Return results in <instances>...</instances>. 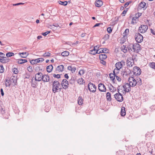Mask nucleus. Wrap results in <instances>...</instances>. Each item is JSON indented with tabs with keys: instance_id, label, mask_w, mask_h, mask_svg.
<instances>
[{
	"instance_id": "1",
	"label": "nucleus",
	"mask_w": 155,
	"mask_h": 155,
	"mask_svg": "<svg viewBox=\"0 0 155 155\" xmlns=\"http://www.w3.org/2000/svg\"><path fill=\"white\" fill-rule=\"evenodd\" d=\"M52 83V92L55 93L58 91L59 86L60 85V84L58 81L56 80L54 81Z\"/></svg>"
},
{
	"instance_id": "2",
	"label": "nucleus",
	"mask_w": 155,
	"mask_h": 155,
	"mask_svg": "<svg viewBox=\"0 0 155 155\" xmlns=\"http://www.w3.org/2000/svg\"><path fill=\"white\" fill-rule=\"evenodd\" d=\"M135 39L137 42L140 43L143 40V36L139 33H137L135 35Z\"/></svg>"
},
{
	"instance_id": "3",
	"label": "nucleus",
	"mask_w": 155,
	"mask_h": 155,
	"mask_svg": "<svg viewBox=\"0 0 155 155\" xmlns=\"http://www.w3.org/2000/svg\"><path fill=\"white\" fill-rule=\"evenodd\" d=\"M43 75L41 72H38L35 74V81H40L43 80L44 78Z\"/></svg>"
},
{
	"instance_id": "4",
	"label": "nucleus",
	"mask_w": 155,
	"mask_h": 155,
	"mask_svg": "<svg viewBox=\"0 0 155 155\" xmlns=\"http://www.w3.org/2000/svg\"><path fill=\"white\" fill-rule=\"evenodd\" d=\"M132 46H133L132 49H133V51L137 53H138L139 51L141 49L140 45L137 43L133 44Z\"/></svg>"
},
{
	"instance_id": "5",
	"label": "nucleus",
	"mask_w": 155,
	"mask_h": 155,
	"mask_svg": "<svg viewBox=\"0 0 155 155\" xmlns=\"http://www.w3.org/2000/svg\"><path fill=\"white\" fill-rule=\"evenodd\" d=\"M131 87L132 86L130 84H129L128 83H126L122 87L124 89V91L126 92H128L131 91Z\"/></svg>"
},
{
	"instance_id": "6",
	"label": "nucleus",
	"mask_w": 155,
	"mask_h": 155,
	"mask_svg": "<svg viewBox=\"0 0 155 155\" xmlns=\"http://www.w3.org/2000/svg\"><path fill=\"white\" fill-rule=\"evenodd\" d=\"M114 97L118 101L121 102L123 100V97L122 95L120 92L116 93L114 94Z\"/></svg>"
},
{
	"instance_id": "7",
	"label": "nucleus",
	"mask_w": 155,
	"mask_h": 155,
	"mask_svg": "<svg viewBox=\"0 0 155 155\" xmlns=\"http://www.w3.org/2000/svg\"><path fill=\"white\" fill-rule=\"evenodd\" d=\"M88 89L90 92H94L96 91V87L94 84L90 82L88 84Z\"/></svg>"
},
{
	"instance_id": "8",
	"label": "nucleus",
	"mask_w": 155,
	"mask_h": 155,
	"mask_svg": "<svg viewBox=\"0 0 155 155\" xmlns=\"http://www.w3.org/2000/svg\"><path fill=\"white\" fill-rule=\"evenodd\" d=\"M133 71L134 74L137 76L140 75L141 73L140 69L137 66H135L134 68V71Z\"/></svg>"
},
{
	"instance_id": "9",
	"label": "nucleus",
	"mask_w": 155,
	"mask_h": 155,
	"mask_svg": "<svg viewBox=\"0 0 155 155\" xmlns=\"http://www.w3.org/2000/svg\"><path fill=\"white\" fill-rule=\"evenodd\" d=\"M61 85L63 87V88L66 89H67L69 87V84L68 81L65 79H64L62 80L61 83Z\"/></svg>"
},
{
	"instance_id": "10",
	"label": "nucleus",
	"mask_w": 155,
	"mask_h": 155,
	"mask_svg": "<svg viewBox=\"0 0 155 155\" xmlns=\"http://www.w3.org/2000/svg\"><path fill=\"white\" fill-rule=\"evenodd\" d=\"M148 29V26L146 25H141L139 28V31L141 33L145 32Z\"/></svg>"
},
{
	"instance_id": "11",
	"label": "nucleus",
	"mask_w": 155,
	"mask_h": 155,
	"mask_svg": "<svg viewBox=\"0 0 155 155\" xmlns=\"http://www.w3.org/2000/svg\"><path fill=\"white\" fill-rule=\"evenodd\" d=\"M44 58H40L35 60H32L30 61V62L31 64H34L39 62H42L44 61Z\"/></svg>"
},
{
	"instance_id": "12",
	"label": "nucleus",
	"mask_w": 155,
	"mask_h": 155,
	"mask_svg": "<svg viewBox=\"0 0 155 155\" xmlns=\"http://www.w3.org/2000/svg\"><path fill=\"white\" fill-rule=\"evenodd\" d=\"M98 88L99 90L101 92H105L106 91L105 86L101 83L99 84Z\"/></svg>"
},
{
	"instance_id": "13",
	"label": "nucleus",
	"mask_w": 155,
	"mask_h": 155,
	"mask_svg": "<svg viewBox=\"0 0 155 155\" xmlns=\"http://www.w3.org/2000/svg\"><path fill=\"white\" fill-rule=\"evenodd\" d=\"M122 63H124V64L125 62L123 61H122L121 62H119L115 64L116 68H117V69H116V71H118L123 67V65Z\"/></svg>"
},
{
	"instance_id": "14",
	"label": "nucleus",
	"mask_w": 155,
	"mask_h": 155,
	"mask_svg": "<svg viewBox=\"0 0 155 155\" xmlns=\"http://www.w3.org/2000/svg\"><path fill=\"white\" fill-rule=\"evenodd\" d=\"M97 52L98 54L103 53H108V51L106 48H100L97 50Z\"/></svg>"
},
{
	"instance_id": "15",
	"label": "nucleus",
	"mask_w": 155,
	"mask_h": 155,
	"mask_svg": "<svg viewBox=\"0 0 155 155\" xmlns=\"http://www.w3.org/2000/svg\"><path fill=\"white\" fill-rule=\"evenodd\" d=\"M146 5V3L143 2H141L139 4L138 6V8L139 9H141L143 8V10L145 9L146 7H145Z\"/></svg>"
},
{
	"instance_id": "16",
	"label": "nucleus",
	"mask_w": 155,
	"mask_h": 155,
	"mask_svg": "<svg viewBox=\"0 0 155 155\" xmlns=\"http://www.w3.org/2000/svg\"><path fill=\"white\" fill-rule=\"evenodd\" d=\"M64 69V66L63 65H60L58 66L56 68L55 71H58L59 72H62L63 71Z\"/></svg>"
},
{
	"instance_id": "17",
	"label": "nucleus",
	"mask_w": 155,
	"mask_h": 155,
	"mask_svg": "<svg viewBox=\"0 0 155 155\" xmlns=\"http://www.w3.org/2000/svg\"><path fill=\"white\" fill-rule=\"evenodd\" d=\"M123 75H125L127 76L128 75H130L131 73V71L128 68H125L124 71L123 72Z\"/></svg>"
},
{
	"instance_id": "18",
	"label": "nucleus",
	"mask_w": 155,
	"mask_h": 155,
	"mask_svg": "<svg viewBox=\"0 0 155 155\" xmlns=\"http://www.w3.org/2000/svg\"><path fill=\"white\" fill-rule=\"evenodd\" d=\"M103 4V2L101 0H96L95 2V5L97 7H100Z\"/></svg>"
},
{
	"instance_id": "19",
	"label": "nucleus",
	"mask_w": 155,
	"mask_h": 155,
	"mask_svg": "<svg viewBox=\"0 0 155 155\" xmlns=\"http://www.w3.org/2000/svg\"><path fill=\"white\" fill-rule=\"evenodd\" d=\"M133 44H130L127 47V49L130 53L134 52L133 51V49H132V48H133Z\"/></svg>"
},
{
	"instance_id": "20",
	"label": "nucleus",
	"mask_w": 155,
	"mask_h": 155,
	"mask_svg": "<svg viewBox=\"0 0 155 155\" xmlns=\"http://www.w3.org/2000/svg\"><path fill=\"white\" fill-rule=\"evenodd\" d=\"M18 54L22 58H26L28 55V54L26 52H22L19 53Z\"/></svg>"
},
{
	"instance_id": "21",
	"label": "nucleus",
	"mask_w": 155,
	"mask_h": 155,
	"mask_svg": "<svg viewBox=\"0 0 155 155\" xmlns=\"http://www.w3.org/2000/svg\"><path fill=\"white\" fill-rule=\"evenodd\" d=\"M43 76L44 77V78H43V80H42L43 81L48 82L49 81L50 78L48 75L44 74Z\"/></svg>"
},
{
	"instance_id": "22",
	"label": "nucleus",
	"mask_w": 155,
	"mask_h": 155,
	"mask_svg": "<svg viewBox=\"0 0 155 155\" xmlns=\"http://www.w3.org/2000/svg\"><path fill=\"white\" fill-rule=\"evenodd\" d=\"M53 66L52 64L50 65L47 67L46 70L47 72L50 73L52 71L53 69Z\"/></svg>"
},
{
	"instance_id": "23",
	"label": "nucleus",
	"mask_w": 155,
	"mask_h": 155,
	"mask_svg": "<svg viewBox=\"0 0 155 155\" xmlns=\"http://www.w3.org/2000/svg\"><path fill=\"white\" fill-rule=\"evenodd\" d=\"M99 58L100 60H105L107 58V56L105 54H102L99 55Z\"/></svg>"
},
{
	"instance_id": "24",
	"label": "nucleus",
	"mask_w": 155,
	"mask_h": 155,
	"mask_svg": "<svg viewBox=\"0 0 155 155\" xmlns=\"http://www.w3.org/2000/svg\"><path fill=\"white\" fill-rule=\"evenodd\" d=\"M126 110L124 107H122L120 111V115L122 116H124L126 115Z\"/></svg>"
},
{
	"instance_id": "25",
	"label": "nucleus",
	"mask_w": 155,
	"mask_h": 155,
	"mask_svg": "<svg viewBox=\"0 0 155 155\" xmlns=\"http://www.w3.org/2000/svg\"><path fill=\"white\" fill-rule=\"evenodd\" d=\"M136 79L137 80V85L139 86H140L142 84L141 79L139 77H137Z\"/></svg>"
},
{
	"instance_id": "26",
	"label": "nucleus",
	"mask_w": 155,
	"mask_h": 155,
	"mask_svg": "<svg viewBox=\"0 0 155 155\" xmlns=\"http://www.w3.org/2000/svg\"><path fill=\"white\" fill-rule=\"evenodd\" d=\"M121 50L124 53H126L127 52L128 50L126 45H123L121 46L120 48Z\"/></svg>"
},
{
	"instance_id": "27",
	"label": "nucleus",
	"mask_w": 155,
	"mask_h": 155,
	"mask_svg": "<svg viewBox=\"0 0 155 155\" xmlns=\"http://www.w3.org/2000/svg\"><path fill=\"white\" fill-rule=\"evenodd\" d=\"M76 79V78L75 77L72 76L71 79L69 81V84L72 85L74 84Z\"/></svg>"
},
{
	"instance_id": "28",
	"label": "nucleus",
	"mask_w": 155,
	"mask_h": 155,
	"mask_svg": "<svg viewBox=\"0 0 155 155\" xmlns=\"http://www.w3.org/2000/svg\"><path fill=\"white\" fill-rule=\"evenodd\" d=\"M106 97L108 101H110L111 100V95L109 92L107 93Z\"/></svg>"
},
{
	"instance_id": "29",
	"label": "nucleus",
	"mask_w": 155,
	"mask_h": 155,
	"mask_svg": "<svg viewBox=\"0 0 155 155\" xmlns=\"http://www.w3.org/2000/svg\"><path fill=\"white\" fill-rule=\"evenodd\" d=\"M131 79L133 82L132 83V84L131 86L133 87H135L136 85H137V80L134 79L132 77H131Z\"/></svg>"
},
{
	"instance_id": "30",
	"label": "nucleus",
	"mask_w": 155,
	"mask_h": 155,
	"mask_svg": "<svg viewBox=\"0 0 155 155\" xmlns=\"http://www.w3.org/2000/svg\"><path fill=\"white\" fill-rule=\"evenodd\" d=\"M83 99L81 96H79L78 98V103L79 105H81L83 104Z\"/></svg>"
},
{
	"instance_id": "31",
	"label": "nucleus",
	"mask_w": 155,
	"mask_h": 155,
	"mask_svg": "<svg viewBox=\"0 0 155 155\" xmlns=\"http://www.w3.org/2000/svg\"><path fill=\"white\" fill-rule=\"evenodd\" d=\"M18 60V63L20 64H22L27 62V60L26 59H19Z\"/></svg>"
},
{
	"instance_id": "32",
	"label": "nucleus",
	"mask_w": 155,
	"mask_h": 155,
	"mask_svg": "<svg viewBox=\"0 0 155 155\" xmlns=\"http://www.w3.org/2000/svg\"><path fill=\"white\" fill-rule=\"evenodd\" d=\"M85 82L84 80L82 78L78 79L77 80V83L80 85L82 84L83 83Z\"/></svg>"
},
{
	"instance_id": "33",
	"label": "nucleus",
	"mask_w": 155,
	"mask_h": 155,
	"mask_svg": "<svg viewBox=\"0 0 155 155\" xmlns=\"http://www.w3.org/2000/svg\"><path fill=\"white\" fill-rule=\"evenodd\" d=\"M129 32V29H126L123 33V36L125 38H127V36L128 35Z\"/></svg>"
},
{
	"instance_id": "34",
	"label": "nucleus",
	"mask_w": 155,
	"mask_h": 155,
	"mask_svg": "<svg viewBox=\"0 0 155 155\" xmlns=\"http://www.w3.org/2000/svg\"><path fill=\"white\" fill-rule=\"evenodd\" d=\"M134 62H131L130 61H129L128 59H127V64L128 67H130L132 66L134 64Z\"/></svg>"
},
{
	"instance_id": "35",
	"label": "nucleus",
	"mask_w": 155,
	"mask_h": 155,
	"mask_svg": "<svg viewBox=\"0 0 155 155\" xmlns=\"http://www.w3.org/2000/svg\"><path fill=\"white\" fill-rule=\"evenodd\" d=\"M97 50L95 49V47H94V49L90 51L89 53L95 55L96 54H97Z\"/></svg>"
},
{
	"instance_id": "36",
	"label": "nucleus",
	"mask_w": 155,
	"mask_h": 155,
	"mask_svg": "<svg viewBox=\"0 0 155 155\" xmlns=\"http://www.w3.org/2000/svg\"><path fill=\"white\" fill-rule=\"evenodd\" d=\"M69 54V52L68 51H65L61 53V55L63 57L67 56Z\"/></svg>"
},
{
	"instance_id": "37",
	"label": "nucleus",
	"mask_w": 155,
	"mask_h": 155,
	"mask_svg": "<svg viewBox=\"0 0 155 155\" xmlns=\"http://www.w3.org/2000/svg\"><path fill=\"white\" fill-rule=\"evenodd\" d=\"M58 2L59 4L64 6H66L68 4V2L67 1L62 2L60 1H58Z\"/></svg>"
},
{
	"instance_id": "38",
	"label": "nucleus",
	"mask_w": 155,
	"mask_h": 155,
	"mask_svg": "<svg viewBox=\"0 0 155 155\" xmlns=\"http://www.w3.org/2000/svg\"><path fill=\"white\" fill-rule=\"evenodd\" d=\"M14 54L12 52H8L6 54V56L8 58L14 56Z\"/></svg>"
},
{
	"instance_id": "39",
	"label": "nucleus",
	"mask_w": 155,
	"mask_h": 155,
	"mask_svg": "<svg viewBox=\"0 0 155 155\" xmlns=\"http://www.w3.org/2000/svg\"><path fill=\"white\" fill-rule=\"evenodd\" d=\"M137 18L136 17H133L132 18V21L131 22V23L133 24H134L135 23H136V20Z\"/></svg>"
},
{
	"instance_id": "40",
	"label": "nucleus",
	"mask_w": 155,
	"mask_h": 155,
	"mask_svg": "<svg viewBox=\"0 0 155 155\" xmlns=\"http://www.w3.org/2000/svg\"><path fill=\"white\" fill-rule=\"evenodd\" d=\"M149 65L150 68L155 69V63L153 62L150 63L149 64Z\"/></svg>"
},
{
	"instance_id": "41",
	"label": "nucleus",
	"mask_w": 155,
	"mask_h": 155,
	"mask_svg": "<svg viewBox=\"0 0 155 155\" xmlns=\"http://www.w3.org/2000/svg\"><path fill=\"white\" fill-rule=\"evenodd\" d=\"M5 80L6 81V83L5 84V85L6 87L9 86L10 85V84H9V82L11 81V80H8L7 79H5Z\"/></svg>"
},
{
	"instance_id": "42",
	"label": "nucleus",
	"mask_w": 155,
	"mask_h": 155,
	"mask_svg": "<svg viewBox=\"0 0 155 155\" xmlns=\"http://www.w3.org/2000/svg\"><path fill=\"white\" fill-rule=\"evenodd\" d=\"M12 71L13 72V73L15 74H17L18 73V70L17 68H13L12 69Z\"/></svg>"
},
{
	"instance_id": "43",
	"label": "nucleus",
	"mask_w": 155,
	"mask_h": 155,
	"mask_svg": "<svg viewBox=\"0 0 155 155\" xmlns=\"http://www.w3.org/2000/svg\"><path fill=\"white\" fill-rule=\"evenodd\" d=\"M127 38H125L123 37L121 38V41L120 42L121 44H123L126 41V39Z\"/></svg>"
},
{
	"instance_id": "44",
	"label": "nucleus",
	"mask_w": 155,
	"mask_h": 155,
	"mask_svg": "<svg viewBox=\"0 0 155 155\" xmlns=\"http://www.w3.org/2000/svg\"><path fill=\"white\" fill-rule=\"evenodd\" d=\"M11 81H12L13 83H14L15 85H16L17 84V79H15L14 78L11 79Z\"/></svg>"
},
{
	"instance_id": "45",
	"label": "nucleus",
	"mask_w": 155,
	"mask_h": 155,
	"mask_svg": "<svg viewBox=\"0 0 155 155\" xmlns=\"http://www.w3.org/2000/svg\"><path fill=\"white\" fill-rule=\"evenodd\" d=\"M4 71L3 66L2 65H0V73H3Z\"/></svg>"
},
{
	"instance_id": "46",
	"label": "nucleus",
	"mask_w": 155,
	"mask_h": 155,
	"mask_svg": "<svg viewBox=\"0 0 155 155\" xmlns=\"http://www.w3.org/2000/svg\"><path fill=\"white\" fill-rule=\"evenodd\" d=\"M54 77L57 78H61L60 75L59 74H52Z\"/></svg>"
},
{
	"instance_id": "47",
	"label": "nucleus",
	"mask_w": 155,
	"mask_h": 155,
	"mask_svg": "<svg viewBox=\"0 0 155 155\" xmlns=\"http://www.w3.org/2000/svg\"><path fill=\"white\" fill-rule=\"evenodd\" d=\"M51 55V54L48 52L47 53L45 52L43 55L44 57H50Z\"/></svg>"
},
{
	"instance_id": "48",
	"label": "nucleus",
	"mask_w": 155,
	"mask_h": 155,
	"mask_svg": "<svg viewBox=\"0 0 155 155\" xmlns=\"http://www.w3.org/2000/svg\"><path fill=\"white\" fill-rule=\"evenodd\" d=\"M109 37V35L108 34L105 35L103 38V39L106 41L107 40Z\"/></svg>"
},
{
	"instance_id": "49",
	"label": "nucleus",
	"mask_w": 155,
	"mask_h": 155,
	"mask_svg": "<svg viewBox=\"0 0 155 155\" xmlns=\"http://www.w3.org/2000/svg\"><path fill=\"white\" fill-rule=\"evenodd\" d=\"M2 114H4L5 113V109L4 107H2L0 110Z\"/></svg>"
},
{
	"instance_id": "50",
	"label": "nucleus",
	"mask_w": 155,
	"mask_h": 155,
	"mask_svg": "<svg viewBox=\"0 0 155 155\" xmlns=\"http://www.w3.org/2000/svg\"><path fill=\"white\" fill-rule=\"evenodd\" d=\"M27 69L28 71L30 72H32L33 71L32 68L31 66H29L27 68Z\"/></svg>"
},
{
	"instance_id": "51",
	"label": "nucleus",
	"mask_w": 155,
	"mask_h": 155,
	"mask_svg": "<svg viewBox=\"0 0 155 155\" xmlns=\"http://www.w3.org/2000/svg\"><path fill=\"white\" fill-rule=\"evenodd\" d=\"M128 9V8H126V10H124L121 14V15L123 16H124L126 14V13Z\"/></svg>"
},
{
	"instance_id": "52",
	"label": "nucleus",
	"mask_w": 155,
	"mask_h": 155,
	"mask_svg": "<svg viewBox=\"0 0 155 155\" xmlns=\"http://www.w3.org/2000/svg\"><path fill=\"white\" fill-rule=\"evenodd\" d=\"M84 73V71L83 70H81L79 72L78 74L81 76L83 75Z\"/></svg>"
},
{
	"instance_id": "53",
	"label": "nucleus",
	"mask_w": 155,
	"mask_h": 155,
	"mask_svg": "<svg viewBox=\"0 0 155 155\" xmlns=\"http://www.w3.org/2000/svg\"><path fill=\"white\" fill-rule=\"evenodd\" d=\"M132 1H130L128 2H126L124 5V7H125V8L127 7L129 5L130 3H131L132 2Z\"/></svg>"
},
{
	"instance_id": "54",
	"label": "nucleus",
	"mask_w": 155,
	"mask_h": 155,
	"mask_svg": "<svg viewBox=\"0 0 155 155\" xmlns=\"http://www.w3.org/2000/svg\"><path fill=\"white\" fill-rule=\"evenodd\" d=\"M107 31L108 33H110L112 31V29L111 27H108L107 28Z\"/></svg>"
},
{
	"instance_id": "55",
	"label": "nucleus",
	"mask_w": 155,
	"mask_h": 155,
	"mask_svg": "<svg viewBox=\"0 0 155 155\" xmlns=\"http://www.w3.org/2000/svg\"><path fill=\"white\" fill-rule=\"evenodd\" d=\"M141 15H142V13L138 12V13L136 14L135 16L137 18H138Z\"/></svg>"
},
{
	"instance_id": "56",
	"label": "nucleus",
	"mask_w": 155,
	"mask_h": 155,
	"mask_svg": "<svg viewBox=\"0 0 155 155\" xmlns=\"http://www.w3.org/2000/svg\"><path fill=\"white\" fill-rule=\"evenodd\" d=\"M116 77L115 76H110V78L112 80V81L114 83H115V77Z\"/></svg>"
},
{
	"instance_id": "57",
	"label": "nucleus",
	"mask_w": 155,
	"mask_h": 155,
	"mask_svg": "<svg viewBox=\"0 0 155 155\" xmlns=\"http://www.w3.org/2000/svg\"><path fill=\"white\" fill-rule=\"evenodd\" d=\"M100 60V63L103 65H105L106 64V62L104 61V60Z\"/></svg>"
},
{
	"instance_id": "58",
	"label": "nucleus",
	"mask_w": 155,
	"mask_h": 155,
	"mask_svg": "<svg viewBox=\"0 0 155 155\" xmlns=\"http://www.w3.org/2000/svg\"><path fill=\"white\" fill-rule=\"evenodd\" d=\"M31 86L34 88H36L37 87V84H34L33 82H31Z\"/></svg>"
},
{
	"instance_id": "59",
	"label": "nucleus",
	"mask_w": 155,
	"mask_h": 155,
	"mask_svg": "<svg viewBox=\"0 0 155 155\" xmlns=\"http://www.w3.org/2000/svg\"><path fill=\"white\" fill-rule=\"evenodd\" d=\"M76 70V68L74 67H72V68L71 70L72 73H74Z\"/></svg>"
},
{
	"instance_id": "60",
	"label": "nucleus",
	"mask_w": 155,
	"mask_h": 155,
	"mask_svg": "<svg viewBox=\"0 0 155 155\" xmlns=\"http://www.w3.org/2000/svg\"><path fill=\"white\" fill-rule=\"evenodd\" d=\"M128 81L129 82V84H130V83H132L133 81H132L131 77L128 78Z\"/></svg>"
},
{
	"instance_id": "61",
	"label": "nucleus",
	"mask_w": 155,
	"mask_h": 155,
	"mask_svg": "<svg viewBox=\"0 0 155 155\" xmlns=\"http://www.w3.org/2000/svg\"><path fill=\"white\" fill-rule=\"evenodd\" d=\"M0 61L2 63H6V61L3 58H2L0 60Z\"/></svg>"
},
{
	"instance_id": "62",
	"label": "nucleus",
	"mask_w": 155,
	"mask_h": 155,
	"mask_svg": "<svg viewBox=\"0 0 155 155\" xmlns=\"http://www.w3.org/2000/svg\"><path fill=\"white\" fill-rule=\"evenodd\" d=\"M116 79H117V80L119 82H120V81H121V79L119 77V76H117H117H116Z\"/></svg>"
},
{
	"instance_id": "63",
	"label": "nucleus",
	"mask_w": 155,
	"mask_h": 155,
	"mask_svg": "<svg viewBox=\"0 0 155 155\" xmlns=\"http://www.w3.org/2000/svg\"><path fill=\"white\" fill-rule=\"evenodd\" d=\"M150 108L152 110H155V104L151 106L150 107Z\"/></svg>"
},
{
	"instance_id": "64",
	"label": "nucleus",
	"mask_w": 155,
	"mask_h": 155,
	"mask_svg": "<svg viewBox=\"0 0 155 155\" xmlns=\"http://www.w3.org/2000/svg\"><path fill=\"white\" fill-rule=\"evenodd\" d=\"M150 32L151 33H152L153 35H155V31H154L152 29H150Z\"/></svg>"
}]
</instances>
